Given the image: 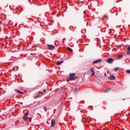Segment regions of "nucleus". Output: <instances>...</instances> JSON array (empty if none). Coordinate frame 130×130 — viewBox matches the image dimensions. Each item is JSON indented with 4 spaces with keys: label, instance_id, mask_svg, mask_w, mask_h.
<instances>
[{
    "label": "nucleus",
    "instance_id": "nucleus-1",
    "mask_svg": "<svg viewBox=\"0 0 130 130\" xmlns=\"http://www.w3.org/2000/svg\"><path fill=\"white\" fill-rule=\"evenodd\" d=\"M84 18H85V16L82 17L81 15H78L75 18V21L77 23H78L79 24L82 23V21L84 22L85 24H87L86 21H85V20H84Z\"/></svg>",
    "mask_w": 130,
    "mask_h": 130
},
{
    "label": "nucleus",
    "instance_id": "nucleus-2",
    "mask_svg": "<svg viewBox=\"0 0 130 130\" xmlns=\"http://www.w3.org/2000/svg\"><path fill=\"white\" fill-rule=\"evenodd\" d=\"M69 76H70L69 80H71V81H73L74 77H75L76 76V74L70 73Z\"/></svg>",
    "mask_w": 130,
    "mask_h": 130
},
{
    "label": "nucleus",
    "instance_id": "nucleus-3",
    "mask_svg": "<svg viewBox=\"0 0 130 130\" xmlns=\"http://www.w3.org/2000/svg\"><path fill=\"white\" fill-rule=\"evenodd\" d=\"M47 48L48 49H49V50H52V49H54V46L52 45H47Z\"/></svg>",
    "mask_w": 130,
    "mask_h": 130
},
{
    "label": "nucleus",
    "instance_id": "nucleus-4",
    "mask_svg": "<svg viewBox=\"0 0 130 130\" xmlns=\"http://www.w3.org/2000/svg\"><path fill=\"white\" fill-rule=\"evenodd\" d=\"M109 80H111V81L115 80V77L113 75H111L110 76L108 77Z\"/></svg>",
    "mask_w": 130,
    "mask_h": 130
},
{
    "label": "nucleus",
    "instance_id": "nucleus-5",
    "mask_svg": "<svg viewBox=\"0 0 130 130\" xmlns=\"http://www.w3.org/2000/svg\"><path fill=\"white\" fill-rule=\"evenodd\" d=\"M54 125H55V119H52L51 122V126L52 127H54Z\"/></svg>",
    "mask_w": 130,
    "mask_h": 130
},
{
    "label": "nucleus",
    "instance_id": "nucleus-6",
    "mask_svg": "<svg viewBox=\"0 0 130 130\" xmlns=\"http://www.w3.org/2000/svg\"><path fill=\"white\" fill-rule=\"evenodd\" d=\"M90 72H91V73H92V74H91V77H93V76H95V71H94L93 67L91 68Z\"/></svg>",
    "mask_w": 130,
    "mask_h": 130
},
{
    "label": "nucleus",
    "instance_id": "nucleus-7",
    "mask_svg": "<svg viewBox=\"0 0 130 130\" xmlns=\"http://www.w3.org/2000/svg\"><path fill=\"white\" fill-rule=\"evenodd\" d=\"M102 62V59H99L98 60H96L95 61H94L92 63L95 64V63H99L100 62Z\"/></svg>",
    "mask_w": 130,
    "mask_h": 130
},
{
    "label": "nucleus",
    "instance_id": "nucleus-8",
    "mask_svg": "<svg viewBox=\"0 0 130 130\" xmlns=\"http://www.w3.org/2000/svg\"><path fill=\"white\" fill-rule=\"evenodd\" d=\"M112 62H113V58H110L108 59V61H107L108 63H112Z\"/></svg>",
    "mask_w": 130,
    "mask_h": 130
},
{
    "label": "nucleus",
    "instance_id": "nucleus-9",
    "mask_svg": "<svg viewBox=\"0 0 130 130\" xmlns=\"http://www.w3.org/2000/svg\"><path fill=\"white\" fill-rule=\"evenodd\" d=\"M127 54L129 55L130 54V46H128V47L127 48Z\"/></svg>",
    "mask_w": 130,
    "mask_h": 130
},
{
    "label": "nucleus",
    "instance_id": "nucleus-10",
    "mask_svg": "<svg viewBox=\"0 0 130 130\" xmlns=\"http://www.w3.org/2000/svg\"><path fill=\"white\" fill-rule=\"evenodd\" d=\"M14 91L16 93H19V94H24V93L23 92H22L18 89H15Z\"/></svg>",
    "mask_w": 130,
    "mask_h": 130
},
{
    "label": "nucleus",
    "instance_id": "nucleus-11",
    "mask_svg": "<svg viewBox=\"0 0 130 130\" xmlns=\"http://www.w3.org/2000/svg\"><path fill=\"white\" fill-rule=\"evenodd\" d=\"M63 62V61H57V66H60V64H61V63H62Z\"/></svg>",
    "mask_w": 130,
    "mask_h": 130
},
{
    "label": "nucleus",
    "instance_id": "nucleus-12",
    "mask_svg": "<svg viewBox=\"0 0 130 130\" xmlns=\"http://www.w3.org/2000/svg\"><path fill=\"white\" fill-rule=\"evenodd\" d=\"M111 89L110 88L106 89L105 90H104L105 93H107V92H109V90Z\"/></svg>",
    "mask_w": 130,
    "mask_h": 130
},
{
    "label": "nucleus",
    "instance_id": "nucleus-13",
    "mask_svg": "<svg viewBox=\"0 0 130 130\" xmlns=\"http://www.w3.org/2000/svg\"><path fill=\"white\" fill-rule=\"evenodd\" d=\"M119 70V68L117 67V68H115L113 69V70L115 71V72H117V71H118Z\"/></svg>",
    "mask_w": 130,
    "mask_h": 130
},
{
    "label": "nucleus",
    "instance_id": "nucleus-14",
    "mask_svg": "<svg viewBox=\"0 0 130 130\" xmlns=\"http://www.w3.org/2000/svg\"><path fill=\"white\" fill-rule=\"evenodd\" d=\"M23 119L24 120H26L27 119V116L25 115H24L23 116Z\"/></svg>",
    "mask_w": 130,
    "mask_h": 130
},
{
    "label": "nucleus",
    "instance_id": "nucleus-15",
    "mask_svg": "<svg viewBox=\"0 0 130 130\" xmlns=\"http://www.w3.org/2000/svg\"><path fill=\"white\" fill-rule=\"evenodd\" d=\"M67 49L68 50H69L70 51V52H73V49H72V48H71L70 47H68Z\"/></svg>",
    "mask_w": 130,
    "mask_h": 130
},
{
    "label": "nucleus",
    "instance_id": "nucleus-16",
    "mask_svg": "<svg viewBox=\"0 0 130 130\" xmlns=\"http://www.w3.org/2000/svg\"><path fill=\"white\" fill-rule=\"evenodd\" d=\"M46 91V90L45 89H44V91L45 92H42L41 91H39V93H41V94H42V95H44V94H45V93H46V92L45 91Z\"/></svg>",
    "mask_w": 130,
    "mask_h": 130
},
{
    "label": "nucleus",
    "instance_id": "nucleus-17",
    "mask_svg": "<svg viewBox=\"0 0 130 130\" xmlns=\"http://www.w3.org/2000/svg\"><path fill=\"white\" fill-rule=\"evenodd\" d=\"M122 58V55H119L118 56V59H120Z\"/></svg>",
    "mask_w": 130,
    "mask_h": 130
},
{
    "label": "nucleus",
    "instance_id": "nucleus-18",
    "mask_svg": "<svg viewBox=\"0 0 130 130\" xmlns=\"http://www.w3.org/2000/svg\"><path fill=\"white\" fill-rule=\"evenodd\" d=\"M74 92H75V93H77L78 92V88L77 87H76L75 88Z\"/></svg>",
    "mask_w": 130,
    "mask_h": 130
},
{
    "label": "nucleus",
    "instance_id": "nucleus-19",
    "mask_svg": "<svg viewBox=\"0 0 130 130\" xmlns=\"http://www.w3.org/2000/svg\"><path fill=\"white\" fill-rule=\"evenodd\" d=\"M28 114H29V112H27L24 115H26V116H28Z\"/></svg>",
    "mask_w": 130,
    "mask_h": 130
},
{
    "label": "nucleus",
    "instance_id": "nucleus-20",
    "mask_svg": "<svg viewBox=\"0 0 130 130\" xmlns=\"http://www.w3.org/2000/svg\"><path fill=\"white\" fill-rule=\"evenodd\" d=\"M29 122H31V121H32V117H30L29 118Z\"/></svg>",
    "mask_w": 130,
    "mask_h": 130
},
{
    "label": "nucleus",
    "instance_id": "nucleus-21",
    "mask_svg": "<svg viewBox=\"0 0 130 130\" xmlns=\"http://www.w3.org/2000/svg\"><path fill=\"white\" fill-rule=\"evenodd\" d=\"M126 73L127 74H130V70H126Z\"/></svg>",
    "mask_w": 130,
    "mask_h": 130
},
{
    "label": "nucleus",
    "instance_id": "nucleus-22",
    "mask_svg": "<svg viewBox=\"0 0 130 130\" xmlns=\"http://www.w3.org/2000/svg\"><path fill=\"white\" fill-rule=\"evenodd\" d=\"M74 80H75V79H78V77H73Z\"/></svg>",
    "mask_w": 130,
    "mask_h": 130
},
{
    "label": "nucleus",
    "instance_id": "nucleus-23",
    "mask_svg": "<svg viewBox=\"0 0 130 130\" xmlns=\"http://www.w3.org/2000/svg\"><path fill=\"white\" fill-rule=\"evenodd\" d=\"M105 17L107 19L108 18V16L107 15H105Z\"/></svg>",
    "mask_w": 130,
    "mask_h": 130
},
{
    "label": "nucleus",
    "instance_id": "nucleus-24",
    "mask_svg": "<svg viewBox=\"0 0 130 130\" xmlns=\"http://www.w3.org/2000/svg\"><path fill=\"white\" fill-rule=\"evenodd\" d=\"M44 110H46V107H44Z\"/></svg>",
    "mask_w": 130,
    "mask_h": 130
},
{
    "label": "nucleus",
    "instance_id": "nucleus-25",
    "mask_svg": "<svg viewBox=\"0 0 130 130\" xmlns=\"http://www.w3.org/2000/svg\"><path fill=\"white\" fill-rule=\"evenodd\" d=\"M104 76H105V77H106L107 75H106V73H105L104 74Z\"/></svg>",
    "mask_w": 130,
    "mask_h": 130
},
{
    "label": "nucleus",
    "instance_id": "nucleus-26",
    "mask_svg": "<svg viewBox=\"0 0 130 130\" xmlns=\"http://www.w3.org/2000/svg\"><path fill=\"white\" fill-rule=\"evenodd\" d=\"M15 106H19V105H16Z\"/></svg>",
    "mask_w": 130,
    "mask_h": 130
},
{
    "label": "nucleus",
    "instance_id": "nucleus-27",
    "mask_svg": "<svg viewBox=\"0 0 130 130\" xmlns=\"http://www.w3.org/2000/svg\"><path fill=\"white\" fill-rule=\"evenodd\" d=\"M0 24H2V21H0Z\"/></svg>",
    "mask_w": 130,
    "mask_h": 130
},
{
    "label": "nucleus",
    "instance_id": "nucleus-28",
    "mask_svg": "<svg viewBox=\"0 0 130 130\" xmlns=\"http://www.w3.org/2000/svg\"><path fill=\"white\" fill-rule=\"evenodd\" d=\"M34 47H35V46H33V47H32V48H34Z\"/></svg>",
    "mask_w": 130,
    "mask_h": 130
},
{
    "label": "nucleus",
    "instance_id": "nucleus-29",
    "mask_svg": "<svg viewBox=\"0 0 130 130\" xmlns=\"http://www.w3.org/2000/svg\"><path fill=\"white\" fill-rule=\"evenodd\" d=\"M20 104H23V103H20Z\"/></svg>",
    "mask_w": 130,
    "mask_h": 130
},
{
    "label": "nucleus",
    "instance_id": "nucleus-30",
    "mask_svg": "<svg viewBox=\"0 0 130 130\" xmlns=\"http://www.w3.org/2000/svg\"><path fill=\"white\" fill-rule=\"evenodd\" d=\"M121 32H122V29H121Z\"/></svg>",
    "mask_w": 130,
    "mask_h": 130
},
{
    "label": "nucleus",
    "instance_id": "nucleus-31",
    "mask_svg": "<svg viewBox=\"0 0 130 130\" xmlns=\"http://www.w3.org/2000/svg\"><path fill=\"white\" fill-rule=\"evenodd\" d=\"M107 74H108V71L107 72Z\"/></svg>",
    "mask_w": 130,
    "mask_h": 130
}]
</instances>
